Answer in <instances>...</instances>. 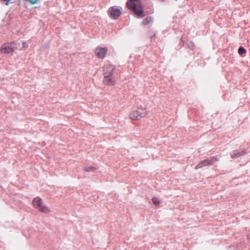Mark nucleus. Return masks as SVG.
Wrapping results in <instances>:
<instances>
[{"label": "nucleus", "instance_id": "3", "mask_svg": "<svg viewBox=\"0 0 250 250\" xmlns=\"http://www.w3.org/2000/svg\"><path fill=\"white\" fill-rule=\"evenodd\" d=\"M147 115V111L145 108H138L137 110L132 111L129 114V118L133 120H140Z\"/></svg>", "mask_w": 250, "mask_h": 250}, {"label": "nucleus", "instance_id": "13", "mask_svg": "<svg viewBox=\"0 0 250 250\" xmlns=\"http://www.w3.org/2000/svg\"><path fill=\"white\" fill-rule=\"evenodd\" d=\"M96 170V168L93 167H86L84 168V170L86 172L94 171Z\"/></svg>", "mask_w": 250, "mask_h": 250}, {"label": "nucleus", "instance_id": "8", "mask_svg": "<svg viewBox=\"0 0 250 250\" xmlns=\"http://www.w3.org/2000/svg\"><path fill=\"white\" fill-rule=\"evenodd\" d=\"M116 80L112 75H104L103 83L106 85H114L115 84Z\"/></svg>", "mask_w": 250, "mask_h": 250}, {"label": "nucleus", "instance_id": "11", "mask_svg": "<svg viewBox=\"0 0 250 250\" xmlns=\"http://www.w3.org/2000/svg\"><path fill=\"white\" fill-rule=\"evenodd\" d=\"M243 154V152L240 153L238 152L237 150L234 151L231 154V157L232 158H237L238 157Z\"/></svg>", "mask_w": 250, "mask_h": 250}, {"label": "nucleus", "instance_id": "4", "mask_svg": "<svg viewBox=\"0 0 250 250\" xmlns=\"http://www.w3.org/2000/svg\"><path fill=\"white\" fill-rule=\"evenodd\" d=\"M17 49V44L15 42H7L3 44L0 47V52L4 54H12Z\"/></svg>", "mask_w": 250, "mask_h": 250}, {"label": "nucleus", "instance_id": "7", "mask_svg": "<svg viewBox=\"0 0 250 250\" xmlns=\"http://www.w3.org/2000/svg\"><path fill=\"white\" fill-rule=\"evenodd\" d=\"M108 13L112 18L116 19L120 16L121 11L118 7L113 6L109 9Z\"/></svg>", "mask_w": 250, "mask_h": 250}, {"label": "nucleus", "instance_id": "10", "mask_svg": "<svg viewBox=\"0 0 250 250\" xmlns=\"http://www.w3.org/2000/svg\"><path fill=\"white\" fill-rule=\"evenodd\" d=\"M153 21V18L151 17H147L145 18L142 24L144 25H146Z\"/></svg>", "mask_w": 250, "mask_h": 250}, {"label": "nucleus", "instance_id": "14", "mask_svg": "<svg viewBox=\"0 0 250 250\" xmlns=\"http://www.w3.org/2000/svg\"><path fill=\"white\" fill-rule=\"evenodd\" d=\"M238 52L240 55H241L242 56H244V55L245 54L246 51V50L243 47H240L239 48Z\"/></svg>", "mask_w": 250, "mask_h": 250}, {"label": "nucleus", "instance_id": "15", "mask_svg": "<svg viewBox=\"0 0 250 250\" xmlns=\"http://www.w3.org/2000/svg\"><path fill=\"white\" fill-rule=\"evenodd\" d=\"M26 0L28 1L31 4H34L37 3L39 1V0Z\"/></svg>", "mask_w": 250, "mask_h": 250}, {"label": "nucleus", "instance_id": "12", "mask_svg": "<svg viewBox=\"0 0 250 250\" xmlns=\"http://www.w3.org/2000/svg\"><path fill=\"white\" fill-rule=\"evenodd\" d=\"M153 203L157 206H159L161 203V201L158 197H154L152 199Z\"/></svg>", "mask_w": 250, "mask_h": 250}, {"label": "nucleus", "instance_id": "1", "mask_svg": "<svg viewBox=\"0 0 250 250\" xmlns=\"http://www.w3.org/2000/svg\"><path fill=\"white\" fill-rule=\"evenodd\" d=\"M126 4L129 9L134 11L138 17H145L143 7L140 4V0H128Z\"/></svg>", "mask_w": 250, "mask_h": 250}, {"label": "nucleus", "instance_id": "9", "mask_svg": "<svg viewBox=\"0 0 250 250\" xmlns=\"http://www.w3.org/2000/svg\"><path fill=\"white\" fill-rule=\"evenodd\" d=\"M114 69L113 65L110 64H107L104 70V75H112Z\"/></svg>", "mask_w": 250, "mask_h": 250}, {"label": "nucleus", "instance_id": "6", "mask_svg": "<svg viewBox=\"0 0 250 250\" xmlns=\"http://www.w3.org/2000/svg\"><path fill=\"white\" fill-rule=\"evenodd\" d=\"M108 49L107 48L98 47L95 49V54L99 59H104L105 58Z\"/></svg>", "mask_w": 250, "mask_h": 250}, {"label": "nucleus", "instance_id": "2", "mask_svg": "<svg viewBox=\"0 0 250 250\" xmlns=\"http://www.w3.org/2000/svg\"><path fill=\"white\" fill-rule=\"evenodd\" d=\"M32 205L33 207L37 209L39 211L44 213H48L50 210L49 208L43 205L42 200L39 197H35L32 201Z\"/></svg>", "mask_w": 250, "mask_h": 250}, {"label": "nucleus", "instance_id": "5", "mask_svg": "<svg viewBox=\"0 0 250 250\" xmlns=\"http://www.w3.org/2000/svg\"><path fill=\"white\" fill-rule=\"evenodd\" d=\"M217 161H218V159L216 157H213L208 159L203 160L196 166L195 168V169H198L204 167L212 165L214 162Z\"/></svg>", "mask_w": 250, "mask_h": 250}]
</instances>
